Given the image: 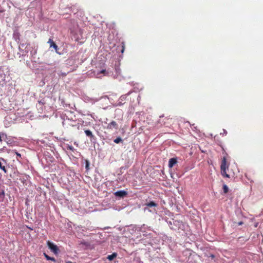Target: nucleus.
Masks as SVG:
<instances>
[{
  "label": "nucleus",
  "mask_w": 263,
  "mask_h": 263,
  "mask_svg": "<svg viewBox=\"0 0 263 263\" xmlns=\"http://www.w3.org/2000/svg\"><path fill=\"white\" fill-rule=\"evenodd\" d=\"M66 263H72L71 261H68Z\"/></svg>",
  "instance_id": "nucleus-23"
},
{
  "label": "nucleus",
  "mask_w": 263,
  "mask_h": 263,
  "mask_svg": "<svg viewBox=\"0 0 263 263\" xmlns=\"http://www.w3.org/2000/svg\"><path fill=\"white\" fill-rule=\"evenodd\" d=\"M85 134L87 136L90 137V138H92L93 137V135L92 133V132L89 130V129H87V130H85Z\"/></svg>",
  "instance_id": "nucleus-9"
},
{
  "label": "nucleus",
  "mask_w": 263,
  "mask_h": 263,
  "mask_svg": "<svg viewBox=\"0 0 263 263\" xmlns=\"http://www.w3.org/2000/svg\"><path fill=\"white\" fill-rule=\"evenodd\" d=\"M45 257L48 260H52L54 262L56 261L54 257H50L47 255L46 254L44 253Z\"/></svg>",
  "instance_id": "nucleus-10"
},
{
  "label": "nucleus",
  "mask_w": 263,
  "mask_h": 263,
  "mask_svg": "<svg viewBox=\"0 0 263 263\" xmlns=\"http://www.w3.org/2000/svg\"><path fill=\"white\" fill-rule=\"evenodd\" d=\"M177 162V159L175 158H171L168 162V166L172 167Z\"/></svg>",
  "instance_id": "nucleus-7"
},
{
  "label": "nucleus",
  "mask_w": 263,
  "mask_h": 263,
  "mask_svg": "<svg viewBox=\"0 0 263 263\" xmlns=\"http://www.w3.org/2000/svg\"><path fill=\"white\" fill-rule=\"evenodd\" d=\"M122 49L121 52L123 53V52H124V49H125V47H124V45H123L122 46Z\"/></svg>",
  "instance_id": "nucleus-17"
},
{
  "label": "nucleus",
  "mask_w": 263,
  "mask_h": 263,
  "mask_svg": "<svg viewBox=\"0 0 263 263\" xmlns=\"http://www.w3.org/2000/svg\"><path fill=\"white\" fill-rule=\"evenodd\" d=\"M107 128L109 129H117L118 128V124L115 121H112L110 123L108 124Z\"/></svg>",
  "instance_id": "nucleus-3"
},
{
  "label": "nucleus",
  "mask_w": 263,
  "mask_h": 263,
  "mask_svg": "<svg viewBox=\"0 0 263 263\" xmlns=\"http://www.w3.org/2000/svg\"><path fill=\"white\" fill-rule=\"evenodd\" d=\"M15 154H16V155L17 157H19V158L21 157V155L20 153H18L17 152H15Z\"/></svg>",
  "instance_id": "nucleus-16"
},
{
  "label": "nucleus",
  "mask_w": 263,
  "mask_h": 263,
  "mask_svg": "<svg viewBox=\"0 0 263 263\" xmlns=\"http://www.w3.org/2000/svg\"><path fill=\"white\" fill-rule=\"evenodd\" d=\"M145 205L148 207L157 206L158 205V204L154 201H151L149 202H148L146 203Z\"/></svg>",
  "instance_id": "nucleus-8"
},
{
  "label": "nucleus",
  "mask_w": 263,
  "mask_h": 263,
  "mask_svg": "<svg viewBox=\"0 0 263 263\" xmlns=\"http://www.w3.org/2000/svg\"><path fill=\"white\" fill-rule=\"evenodd\" d=\"M6 164V161L3 158H0V168L5 173L7 172V170L4 164Z\"/></svg>",
  "instance_id": "nucleus-4"
},
{
  "label": "nucleus",
  "mask_w": 263,
  "mask_h": 263,
  "mask_svg": "<svg viewBox=\"0 0 263 263\" xmlns=\"http://www.w3.org/2000/svg\"><path fill=\"white\" fill-rule=\"evenodd\" d=\"M85 162H86V166H85L86 169L87 170H88L89 169V162L88 161V160H86L85 161Z\"/></svg>",
  "instance_id": "nucleus-14"
},
{
  "label": "nucleus",
  "mask_w": 263,
  "mask_h": 263,
  "mask_svg": "<svg viewBox=\"0 0 263 263\" xmlns=\"http://www.w3.org/2000/svg\"><path fill=\"white\" fill-rule=\"evenodd\" d=\"M106 72V70H102L101 71H100V73H105Z\"/></svg>",
  "instance_id": "nucleus-18"
},
{
  "label": "nucleus",
  "mask_w": 263,
  "mask_h": 263,
  "mask_svg": "<svg viewBox=\"0 0 263 263\" xmlns=\"http://www.w3.org/2000/svg\"><path fill=\"white\" fill-rule=\"evenodd\" d=\"M229 165V164L227 162L226 157H223L222 159L221 165H220L221 174V175L223 177H226V178L230 177V175L227 174V170L228 169Z\"/></svg>",
  "instance_id": "nucleus-1"
},
{
  "label": "nucleus",
  "mask_w": 263,
  "mask_h": 263,
  "mask_svg": "<svg viewBox=\"0 0 263 263\" xmlns=\"http://www.w3.org/2000/svg\"><path fill=\"white\" fill-rule=\"evenodd\" d=\"M223 134H227V132L226 131V130L223 129Z\"/></svg>",
  "instance_id": "nucleus-20"
},
{
  "label": "nucleus",
  "mask_w": 263,
  "mask_h": 263,
  "mask_svg": "<svg viewBox=\"0 0 263 263\" xmlns=\"http://www.w3.org/2000/svg\"><path fill=\"white\" fill-rule=\"evenodd\" d=\"M127 194V192L125 191H118L115 193L116 196L120 197H123Z\"/></svg>",
  "instance_id": "nucleus-6"
},
{
  "label": "nucleus",
  "mask_w": 263,
  "mask_h": 263,
  "mask_svg": "<svg viewBox=\"0 0 263 263\" xmlns=\"http://www.w3.org/2000/svg\"><path fill=\"white\" fill-rule=\"evenodd\" d=\"M114 141L116 143H119L120 142L122 141V140L120 137H118L116 139H115Z\"/></svg>",
  "instance_id": "nucleus-13"
},
{
  "label": "nucleus",
  "mask_w": 263,
  "mask_h": 263,
  "mask_svg": "<svg viewBox=\"0 0 263 263\" xmlns=\"http://www.w3.org/2000/svg\"><path fill=\"white\" fill-rule=\"evenodd\" d=\"M223 193L227 194L229 191V188L226 184H223L222 186Z\"/></svg>",
  "instance_id": "nucleus-12"
},
{
  "label": "nucleus",
  "mask_w": 263,
  "mask_h": 263,
  "mask_svg": "<svg viewBox=\"0 0 263 263\" xmlns=\"http://www.w3.org/2000/svg\"><path fill=\"white\" fill-rule=\"evenodd\" d=\"M67 148L72 151H73V150H74L73 147L71 145H68L67 147Z\"/></svg>",
  "instance_id": "nucleus-15"
},
{
  "label": "nucleus",
  "mask_w": 263,
  "mask_h": 263,
  "mask_svg": "<svg viewBox=\"0 0 263 263\" xmlns=\"http://www.w3.org/2000/svg\"><path fill=\"white\" fill-rule=\"evenodd\" d=\"M116 256H117V254L114 253L112 254L111 255H108L107 257V258L109 260H112Z\"/></svg>",
  "instance_id": "nucleus-11"
},
{
  "label": "nucleus",
  "mask_w": 263,
  "mask_h": 263,
  "mask_svg": "<svg viewBox=\"0 0 263 263\" xmlns=\"http://www.w3.org/2000/svg\"><path fill=\"white\" fill-rule=\"evenodd\" d=\"M47 245L49 248V249L54 253L55 254H57L59 253V248L58 246L54 244L53 243L50 242V241H48L47 242Z\"/></svg>",
  "instance_id": "nucleus-2"
},
{
  "label": "nucleus",
  "mask_w": 263,
  "mask_h": 263,
  "mask_svg": "<svg viewBox=\"0 0 263 263\" xmlns=\"http://www.w3.org/2000/svg\"><path fill=\"white\" fill-rule=\"evenodd\" d=\"M1 196H3V197H4V193H3V192L2 194H1V193H0V197H1Z\"/></svg>",
  "instance_id": "nucleus-21"
},
{
  "label": "nucleus",
  "mask_w": 263,
  "mask_h": 263,
  "mask_svg": "<svg viewBox=\"0 0 263 263\" xmlns=\"http://www.w3.org/2000/svg\"><path fill=\"white\" fill-rule=\"evenodd\" d=\"M211 257H214V255H212L211 256Z\"/></svg>",
  "instance_id": "nucleus-24"
},
{
  "label": "nucleus",
  "mask_w": 263,
  "mask_h": 263,
  "mask_svg": "<svg viewBox=\"0 0 263 263\" xmlns=\"http://www.w3.org/2000/svg\"><path fill=\"white\" fill-rule=\"evenodd\" d=\"M123 104L121 102H119V103H118L117 104V106L119 105V106H120L121 105H122Z\"/></svg>",
  "instance_id": "nucleus-19"
},
{
  "label": "nucleus",
  "mask_w": 263,
  "mask_h": 263,
  "mask_svg": "<svg viewBox=\"0 0 263 263\" xmlns=\"http://www.w3.org/2000/svg\"><path fill=\"white\" fill-rule=\"evenodd\" d=\"M242 222H240L239 223V225H241V224H242Z\"/></svg>",
  "instance_id": "nucleus-22"
},
{
  "label": "nucleus",
  "mask_w": 263,
  "mask_h": 263,
  "mask_svg": "<svg viewBox=\"0 0 263 263\" xmlns=\"http://www.w3.org/2000/svg\"><path fill=\"white\" fill-rule=\"evenodd\" d=\"M49 44L50 48L53 47L55 50L56 52L58 53V47L57 44L54 43L52 39H49L48 42Z\"/></svg>",
  "instance_id": "nucleus-5"
}]
</instances>
